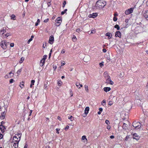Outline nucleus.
Instances as JSON below:
<instances>
[{
    "instance_id": "obj_1",
    "label": "nucleus",
    "mask_w": 148,
    "mask_h": 148,
    "mask_svg": "<svg viewBox=\"0 0 148 148\" xmlns=\"http://www.w3.org/2000/svg\"><path fill=\"white\" fill-rule=\"evenodd\" d=\"M106 5V2H103L101 1H98L95 4V7L97 9H100L103 8Z\"/></svg>"
},
{
    "instance_id": "obj_2",
    "label": "nucleus",
    "mask_w": 148,
    "mask_h": 148,
    "mask_svg": "<svg viewBox=\"0 0 148 148\" xmlns=\"http://www.w3.org/2000/svg\"><path fill=\"white\" fill-rule=\"evenodd\" d=\"M9 44V42H7L5 40H3L1 42L0 45L1 46L2 48L3 49H5Z\"/></svg>"
},
{
    "instance_id": "obj_3",
    "label": "nucleus",
    "mask_w": 148,
    "mask_h": 148,
    "mask_svg": "<svg viewBox=\"0 0 148 148\" xmlns=\"http://www.w3.org/2000/svg\"><path fill=\"white\" fill-rule=\"evenodd\" d=\"M141 124L139 122H134L133 123V126L135 129H137L140 128Z\"/></svg>"
},
{
    "instance_id": "obj_4",
    "label": "nucleus",
    "mask_w": 148,
    "mask_h": 148,
    "mask_svg": "<svg viewBox=\"0 0 148 148\" xmlns=\"http://www.w3.org/2000/svg\"><path fill=\"white\" fill-rule=\"evenodd\" d=\"M61 20V19L60 17H59L57 18V19L55 21V25L56 26H59L60 25L62 22Z\"/></svg>"
},
{
    "instance_id": "obj_5",
    "label": "nucleus",
    "mask_w": 148,
    "mask_h": 148,
    "mask_svg": "<svg viewBox=\"0 0 148 148\" xmlns=\"http://www.w3.org/2000/svg\"><path fill=\"white\" fill-rule=\"evenodd\" d=\"M133 9L134 8H131L125 11V13L126 15L130 14L133 12Z\"/></svg>"
},
{
    "instance_id": "obj_6",
    "label": "nucleus",
    "mask_w": 148,
    "mask_h": 148,
    "mask_svg": "<svg viewBox=\"0 0 148 148\" xmlns=\"http://www.w3.org/2000/svg\"><path fill=\"white\" fill-rule=\"evenodd\" d=\"M106 83L109 84H110L112 85L114 82L111 80L110 77H108L106 79Z\"/></svg>"
},
{
    "instance_id": "obj_7",
    "label": "nucleus",
    "mask_w": 148,
    "mask_h": 148,
    "mask_svg": "<svg viewBox=\"0 0 148 148\" xmlns=\"http://www.w3.org/2000/svg\"><path fill=\"white\" fill-rule=\"evenodd\" d=\"M54 41V38L53 36H51L49 37V43L51 44H53Z\"/></svg>"
},
{
    "instance_id": "obj_8",
    "label": "nucleus",
    "mask_w": 148,
    "mask_h": 148,
    "mask_svg": "<svg viewBox=\"0 0 148 148\" xmlns=\"http://www.w3.org/2000/svg\"><path fill=\"white\" fill-rule=\"evenodd\" d=\"M20 140L18 138H17L16 136H14L13 137V140L12 142H14L16 143H18Z\"/></svg>"
},
{
    "instance_id": "obj_9",
    "label": "nucleus",
    "mask_w": 148,
    "mask_h": 148,
    "mask_svg": "<svg viewBox=\"0 0 148 148\" xmlns=\"http://www.w3.org/2000/svg\"><path fill=\"white\" fill-rule=\"evenodd\" d=\"M6 128L3 125H0V130H1V132L3 133L5 131Z\"/></svg>"
},
{
    "instance_id": "obj_10",
    "label": "nucleus",
    "mask_w": 148,
    "mask_h": 148,
    "mask_svg": "<svg viewBox=\"0 0 148 148\" xmlns=\"http://www.w3.org/2000/svg\"><path fill=\"white\" fill-rule=\"evenodd\" d=\"M12 143L13 145V146H12V148H16L18 147V143L12 142Z\"/></svg>"
},
{
    "instance_id": "obj_11",
    "label": "nucleus",
    "mask_w": 148,
    "mask_h": 148,
    "mask_svg": "<svg viewBox=\"0 0 148 148\" xmlns=\"http://www.w3.org/2000/svg\"><path fill=\"white\" fill-rule=\"evenodd\" d=\"M115 36L116 37H118L120 38L121 37V32L118 31H116L115 34Z\"/></svg>"
},
{
    "instance_id": "obj_12",
    "label": "nucleus",
    "mask_w": 148,
    "mask_h": 148,
    "mask_svg": "<svg viewBox=\"0 0 148 148\" xmlns=\"http://www.w3.org/2000/svg\"><path fill=\"white\" fill-rule=\"evenodd\" d=\"M106 36H108V39H110L111 38L112 36V35L111 33H107L106 34Z\"/></svg>"
},
{
    "instance_id": "obj_13",
    "label": "nucleus",
    "mask_w": 148,
    "mask_h": 148,
    "mask_svg": "<svg viewBox=\"0 0 148 148\" xmlns=\"http://www.w3.org/2000/svg\"><path fill=\"white\" fill-rule=\"evenodd\" d=\"M143 16L145 18H147L148 17V12L147 11H145L144 13Z\"/></svg>"
},
{
    "instance_id": "obj_14",
    "label": "nucleus",
    "mask_w": 148,
    "mask_h": 148,
    "mask_svg": "<svg viewBox=\"0 0 148 148\" xmlns=\"http://www.w3.org/2000/svg\"><path fill=\"white\" fill-rule=\"evenodd\" d=\"M103 90L106 92H107L111 90V88L110 87H106L103 88Z\"/></svg>"
},
{
    "instance_id": "obj_15",
    "label": "nucleus",
    "mask_w": 148,
    "mask_h": 148,
    "mask_svg": "<svg viewBox=\"0 0 148 148\" xmlns=\"http://www.w3.org/2000/svg\"><path fill=\"white\" fill-rule=\"evenodd\" d=\"M89 110V108L88 107H86L85 110V114L86 115L88 113Z\"/></svg>"
},
{
    "instance_id": "obj_16",
    "label": "nucleus",
    "mask_w": 148,
    "mask_h": 148,
    "mask_svg": "<svg viewBox=\"0 0 148 148\" xmlns=\"http://www.w3.org/2000/svg\"><path fill=\"white\" fill-rule=\"evenodd\" d=\"M6 32V29L3 28L0 31V34H1V35H3Z\"/></svg>"
},
{
    "instance_id": "obj_17",
    "label": "nucleus",
    "mask_w": 148,
    "mask_h": 148,
    "mask_svg": "<svg viewBox=\"0 0 148 148\" xmlns=\"http://www.w3.org/2000/svg\"><path fill=\"white\" fill-rule=\"evenodd\" d=\"M103 75L105 79L108 77H110V76L109 75L108 73L107 72H105L104 73Z\"/></svg>"
},
{
    "instance_id": "obj_18",
    "label": "nucleus",
    "mask_w": 148,
    "mask_h": 148,
    "mask_svg": "<svg viewBox=\"0 0 148 148\" xmlns=\"http://www.w3.org/2000/svg\"><path fill=\"white\" fill-rule=\"evenodd\" d=\"M14 136H16L17 138H18L19 139V140H20L21 134L20 133H18V134H16Z\"/></svg>"
},
{
    "instance_id": "obj_19",
    "label": "nucleus",
    "mask_w": 148,
    "mask_h": 148,
    "mask_svg": "<svg viewBox=\"0 0 148 148\" xmlns=\"http://www.w3.org/2000/svg\"><path fill=\"white\" fill-rule=\"evenodd\" d=\"M45 61L43 60H41L40 63V66H42L44 64Z\"/></svg>"
},
{
    "instance_id": "obj_20",
    "label": "nucleus",
    "mask_w": 148,
    "mask_h": 148,
    "mask_svg": "<svg viewBox=\"0 0 148 148\" xmlns=\"http://www.w3.org/2000/svg\"><path fill=\"white\" fill-rule=\"evenodd\" d=\"M136 134H134L133 135V138L134 139H138V136H136Z\"/></svg>"
},
{
    "instance_id": "obj_21",
    "label": "nucleus",
    "mask_w": 148,
    "mask_h": 148,
    "mask_svg": "<svg viewBox=\"0 0 148 148\" xmlns=\"http://www.w3.org/2000/svg\"><path fill=\"white\" fill-rule=\"evenodd\" d=\"M24 82H22L20 83V86L21 88H23L24 86Z\"/></svg>"
},
{
    "instance_id": "obj_22",
    "label": "nucleus",
    "mask_w": 148,
    "mask_h": 148,
    "mask_svg": "<svg viewBox=\"0 0 148 148\" xmlns=\"http://www.w3.org/2000/svg\"><path fill=\"white\" fill-rule=\"evenodd\" d=\"M77 39L76 38V37L74 35L73 37L72 38L73 41L74 42H75L76 41Z\"/></svg>"
},
{
    "instance_id": "obj_23",
    "label": "nucleus",
    "mask_w": 148,
    "mask_h": 148,
    "mask_svg": "<svg viewBox=\"0 0 148 148\" xmlns=\"http://www.w3.org/2000/svg\"><path fill=\"white\" fill-rule=\"evenodd\" d=\"M11 77H12V76L11 75H9V74H7L5 76V78L6 79L10 78Z\"/></svg>"
},
{
    "instance_id": "obj_24",
    "label": "nucleus",
    "mask_w": 148,
    "mask_h": 148,
    "mask_svg": "<svg viewBox=\"0 0 148 148\" xmlns=\"http://www.w3.org/2000/svg\"><path fill=\"white\" fill-rule=\"evenodd\" d=\"M82 140H85L86 141H87V139L86 138V136L85 135H84L82 137Z\"/></svg>"
},
{
    "instance_id": "obj_25",
    "label": "nucleus",
    "mask_w": 148,
    "mask_h": 148,
    "mask_svg": "<svg viewBox=\"0 0 148 148\" xmlns=\"http://www.w3.org/2000/svg\"><path fill=\"white\" fill-rule=\"evenodd\" d=\"M68 118L70 119L71 121H73L74 120L73 117L72 116H69Z\"/></svg>"
},
{
    "instance_id": "obj_26",
    "label": "nucleus",
    "mask_w": 148,
    "mask_h": 148,
    "mask_svg": "<svg viewBox=\"0 0 148 148\" xmlns=\"http://www.w3.org/2000/svg\"><path fill=\"white\" fill-rule=\"evenodd\" d=\"M24 60V58L23 57H22L21 58V60L19 62V63L20 64L22 63L23 62V61Z\"/></svg>"
},
{
    "instance_id": "obj_27",
    "label": "nucleus",
    "mask_w": 148,
    "mask_h": 148,
    "mask_svg": "<svg viewBox=\"0 0 148 148\" xmlns=\"http://www.w3.org/2000/svg\"><path fill=\"white\" fill-rule=\"evenodd\" d=\"M11 17V19H13V20H15L16 16L14 15V14L12 15Z\"/></svg>"
},
{
    "instance_id": "obj_28",
    "label": "nucleus",
    "mask_w": 148,
    "mask_h": 148,
    "mask_svg": "<svg viewBox=\"0 0 148 148\" xmlns=\"http://www.w3.org/2000/svg\"><path fill=\"white\" fill-rule=\"evenodd\" d=\"M127 125L125 123H123L122 126L123 128L125 129H126V127H127Z\"/></svg>"
},
{
    "instance_id": "obj_29",
    "label": "nucleus",
    "mask_w": 148,
    "mask_h": 148,
    "mask_svg": "<svg viewBox=\"0 0 148 148\" xmlns=\"http://www.w3.org/2000/svg\"><path fill=\"white\" fill-rule=\"evenodd\" d=\"M92 16L93 18H94L97 16V13H93L92 14Z\"/></svg>"
},
{
    "instance_id": "obj_30",
    "label": "nucleus",
    "mask_w": 148,
    "mask_h": 148,
    "mask_svg": "<svg viewBox=\"0 0 148 148\" xmlns=\"http://www.w3.org/2000/svg\"><path fill=\"white\" fill-rule=\"evenodd\" d=\"M114 27L116 28L118 30H119V29H120V27L119 26V25H115L114 26Z\"/></svg>"
},
{
    "instance_id": "obj_31",
    "label": "nucleus",
    "mask_w": 148,
    "mask_h": 148,
    "mask_svg": "<svg viewBox=\"0 0 148 148\" xmlns=\"http://www.w3.org/2000/svg\"><path fill=\"white\" fill-rule=\"evenodd\" d=\"M6 111H4L3 112H2L1 113V115L2 116H5V115L6 114Z\"/></svg>"
},
{
    "instance_id": "obj_32",
    "label": "nucleus",
    "mask_w": 148,
    "mask_h": 148,
    "mask_svg": "<svg viewBox=\"0 0 148 148\" xmlns=\"http://www.w3.org/2000/svg\"><path fill=\"white\" fill-rule=\"evenodd\" d=\"M106 100H103L101 102V104L104 106L106 104Z\"/></svg>"
},
{
    "instance_id": "obj_33",
    "label": "nucleus",
    "mask_w": 148,
    "mask_h": 148,
    "mask_svg": "<svg viewBox=\"0 0 148 148\" xmlns=\"http://www.w3.org/2000/svg\"><path fill=\"white\" fill-rule=\"evenodd\" d=\"M85 90L87 92H88V86L85 85Z\"/></svg>"
},
{
    "instance_id": "obj_34",
    "label": "nucleus",
    "mask_w": 148,
    "mask_h": 148,
    "mask_svg": "<svg viewBox=\"0 0 148 148\" xmlns=\"http://www.w3.org/2000/svg\"><path fill=\"white\" fill-rule=\"evenodd\" d=\"M67 11V9H65L64 11H62L61 12V14L62 15H63L65 13H66Z\"/></svg>"
},
{
    "instance_id": "obj_35",
    "label": "nucleus",
    "mask_w": 148,
    "mask_h": 148,
    "mask_svg": "<svg viewBox=\"0 0 148 148\" xmlns=\"http://www.w3.org/2000/svg\"><path fill=\"white\" fill-rule=\"evenodd\" d=\"M40 22V21L39 19H38L37 20V21L35 25V26H37L38 25V23L39 22Z\"/></svg>"
},
{
    "instance_id": "obj_36",
    "label": "nucleus",
    "mask_w": 148,
    "mask_h": 148,
    "mask_svg": "<svg viewBox=\"0 0 148 148\" xmlns=\"http://www.w3.org/2000/svg\"><path fill=\"white\" fill-rule=\"evenodd\" d=\"M47 57V56L46 55H44L43 56V58L42 60H43L45 61V59Z\"/></svg>"
},
{
    "instance_id": "obj_37",
    "label": "nucleus",
    "mask_w": 148,
    "mask_h": 148,
    "mask_svg": "<svg viewBox=\"0 0 148 148\" xmlns=\"http://www.w3.org/2000/svg\"><path fill=\"white\" fill-rule=\"evenodd\" d=\"M119 76L121 78H122L123 77L124 74L123 73H120Z\"/></svg>"
},
{
    "instance_id": "obj_38",
    "label": "nucleus",
    "mask_w": 148,
    "mask_h": 148,
    "mask_svg": "<svg viewBox=\"0 0 148 148\" xmlns=\"http://www.w3.org/2000/svg\"><path fill=\"white\" fill-rule=\"evenodd\" d=\"M130 137L129 136H127L125 138V140L126 141H127L130 138Z\"/></svg>"
},
{
    "instance_id": "obj_39",
    "label": "nucleus",
    "mask_w": 148,
    "mask_h": 148,
    "mask_svg": "<svg viewBox=\"0 0 148 148\" xmlns=\"http://www.w3.org/2000/svg\"><path fill=\"white\" fill-rule=\"evenodd\" d=\"M21 70H22V68H21L20 69L18 70L17 71V73L18 74H20L21 71Z\"/></svg>"
},
{
    "instance_id": "obj_40",
    "label": "nucleus",
    "mask_w": 148,
    "mask_h": 148,
    "mask_svg": "<svg viewBox=\"0 0 148 148\" xmlns=\"http://www.w3.org/2000/svg\"><path fill=\"white\" fill-rule=\"evenodd\" d=\"M105 123L108 125H109L110 124V123L108 120H106Z\"/></svg>"
},
{
    "instance_id": "obj_41",
    "label": "nucleus",
    "mask_w": 148,
    "mask_h": 148,
    "mask_svg": "<svg viewBox=\"0 0 148 148\" xmlns=\"http://www.w3.org/2000/svg\"><path fill=\"white\" fill-rule=\"evenodd\" d=\"M104 62H101L99 63V65L100 67H102V66L103 65Z\"/></svg>"
},
{
    "instance_id": "obj_42",
    "label": "nucleus",
    "mask_w": 148,
    "mask_h": 148,
    "mask_svg": "<svg viewBox=\"0 0 148 148\" xmlns=\"http://www.w3.org/2000/svg\"><path fill=\"white\" fill-rule=\"evenodd\" d=\"M9 75H11L12 76V77L13 76L14 74L13 73H12V72H10L9 73Z\"/></svg>"
},
{
    "instance_id": "obj_43",
    "label": "nucleus",
    "mask_w": 148,
    "mask_h": 148,
    "mask_svg": "<svg viewBox=\"0 0 148 148\" xmlns=\"http://www.w3.org/2000/svg\"><path fill=\"white\" fill-rule=\"evenodd\" d=\"M66 4V2L65 1H64L63 3V5L62 7L63 8H64V7L65 5Z\"/></svg>"
},
{
    "instance_id": "obj_44",
    "label": "nucleus",
    "mask_w": 148,
    "mask_h": 148,
    "mask_svg": "<svg viewBox=\"0 0 148 148\" xmlns=\"http://www.w3.org/2000/svg\"><path fill=\"white\" fill-rule=\"evenodd\" d=\"M5 118V116H2L1 115V116H0V119H1L2 120L4 119Z\"/></svg>"
},
{
    "instance_id": "obj_45",
    "label": "nucleus",
    "mask_w": 148,
    "mask_h": 148,
    "mask_svg": "<svg viewBox=\"0 0 148 148\" xmlns=\"http://www.w3.org/2000/svg\"><path fill=\"white\" fill-rule=\"evenodd\" d=\"M53 68L54 69V70H55L57 68V66L55 65H53Z\"/></svg>"
},
{
    "instance_id": "obj_46",
    "label": "nucleus",
    "mask_w": 148,
    "mask_h": 148,
    "mask_svg": "<svg viewBox=\"0 0 148 148\" xmlns=\"http://www.w3.org/2000/svg\"><path fill=\"white\" fill-rule=\"evenodd\" d=\"M95 32V29H93L92 30H91V32L90 33L93 34Z\"/></svg>"
},
{
    "instance_id": "obj_47",
    "label": "nucleus",
    "mask_w": 148,
    "mask_h": 148,
    "mask_svg": "<svg viewBox=\"0 0 148 148\" xmlns=\"http://www.w3.org/2000/svg\"><path fill=\"white\" fill-rule=\"evenodd\" d=\"M14 80L13 79H11L10 80V83H12L13 82V81H14Z\"/></svg>"
},
{
    "instance_id": "obj_48",
    "label": "nucleus",
    "mask_w": 148,
    "mask_h": 148,
    "mask_svg": "<svg viewBox=\"0 0 148 148\" xmlns=\"http://www.w3.org/2000/svg\"><path fill=\"white\" fill-rule=\"evenodd\" d=\"M80 85V83H79V82H76V86L77 87H78V86L79 85Z\"/></svg>"
},
{
    "instance_id": "obj_49",
    "label": "nucleus",
    "mask_w": 148,
    "mask_h": 148,
    "mask_svg": "<svg viewBox=\"0 0 148 148\" xmlns=\"http://www.w3.org/2000/svg\"><path fill=\"white\" fill-rule=\"evenodd\" d=\"M60 130V129H59L58 128H57L56 129V133L58 134L59 133V131Z\"/></svg>"
},
{
    "instance_id": "obj_50",
    "label": "nucleus",
    "mask_w": 148,
    "mask_h": 148,
    "mask_svg": "<svg viewBox=\"0 0 148 148\" xmlns=\"http://www.w3.org/2000/svg\"><path fill=\"white\" fill-rule=\"evenodd\" d=\"M113 20L114 21H116L117 20V18L115 16L113 18Z\"/></svg>"
},
{
    "instance_id": "obj_51",
    "label": "nucleus",
    "mask_w": 148,
    "mask_h": 148,
    "mask_svg": "<svg viewBox=\"0 0 148 148\" xmlns=\"http://www.w3.org/2000/svg\"><path fill=\"white\" fill-rule=\"evenodd\" d=\"M32 39H31V38H30L29 40L27 42V43L28 44H29L30 42L32 41Z\"/></svg>"
},
{
    "instance_id": "obj_52",
    "label": "nucleus",
    "mask_w": 148,
    "mask_h": 148,
    "mask_svg": "<svg viewBox=\"0 0 148 148\" xmlns=\"http://www.w3.org/2000/svg\"><path fill=\"white\" fill-rule=\"evenodd\" d=\"M76 31L77 32H80L81 31L80 30V29L78 28V29H77Z\"/></svg>"
},
{
    "instance_id": "obj_53",
    "label": "nucleus",
    "mask_w": 148,
    "mask_h": 148,
    "mask_svg": "<svg viewBox=\"0 0 148 148\" xmlns=\"http://www.w3.org/2000/svg\"><path fill=\"white\" fill-rule=\"evenodd\" d=\"M31 84H33L34 85V83L35 82V80H32L31 81Z\"/></svg>"
},
{
    "instance_id": "obj_54",
    "label": "nucleus",
    "mask_w": 148,
    "mask_h": 148,
    "mask_svg": "<svg viewBox=\"0 0 148 148\" xmlns=\"http://www.w3.org/2000/svg\"><path fill=\"white\" fill-rule=\"evenodd\" d=\"M10 46L11 47H14V43H11L10 44Z\"/></svg>"
},
{
    "instance_id": "obj_55",
    "label": "nucleus",
    "mask_w": 148,
    "mask_h": 148,
    "mask_svg": "<svg viewBox=\"0 0 148 148\" xmlns=\"http://www.w3.org/2000/svg\"><path fill=\"white\" fill-rule=\"evenodd\" d=\"M69 128V126L68 125H67L65 128V130H67Z\"/></svg>"
},
{
    "instance_id": "obj_56",
    "label": "nucleus",
    "mask_w": 148,
    "mask_h": 148,
    "mask_svg": "<svg viewBox=\"0 0 148 148\" xmlns=\"http://www.w3.org/2000/svg\"><path fill=\"white\" fill-rule=\"evenodd\" d=\"M70 95H71V96H73V93L72 91L71 90H70Z\"/></svg>"
},
{
    "instance_id": "obj_57",
    "label": "nucleus",
    "mask_w": 148,
    "mask_h": 148,
    "mask_svg": "<svg viewBox=\"0 0 148 148\" xmlns=\"http://www.w3.org/2000/svg\"><path fill=\"white\" fill-rule=\"evenodd\" d=\"M3 137V135L0 133V139H1Z\"/></svg>"
},
{
    "instance_id": "obj_58",
    "label": "nucleus",
    "mask_w": 148,
    "mask_h": 148,
    "mask_svg": "<svg viewBox=\"0 0 148 148\" xmlns=\"http://www.w3.org/2000/svg\"><path fill=\"white\" fill-rule=\"evenodd\" d=\"M65 64V62L64 61H63V62L62 63V65H61V66H63V65H64Z\"/></svg>"
},
{
    "instance_id": "obj_59",
    "label": "nucleus",
    "mask_w": 148,
    "mask_h": 148,
    "mask_svg": "<svg viewBox=\"0 0 148 148\" xmlns=\"http://www.w3.org/2000/svg\"><path fill=\"white\" fill-rule=\"evenodd\" d=\"M57 118H58V119L60 121H61V117L59 116H58L57 117Z\"/></svg>"
},
{
    "instance_id": "obj_60",
    "label": "nucleus",
    "mask_w": 148,
    "mask_h": 148,
    "mask_svg": "<svg viewBox=\"0 0 148 148\" xmlns=\"http://www.w3.org/2000/svg\"><path fill=\"white\" fill-rule=\"evenodd\" d=\"M112 102L111 101H109V103H108V104L110 105H112Z\"/></svg>"
},
{
    "instance_id": "obj_61",
    "label": "nucleus",
    "mask_w": 148,
    "mask_h": 148,
    "mask_svg": "<svg viewBox=\"0 0 148 148\" xmlns=\"http://www.w3.org/2000/svg\"><path fill=\"white\" fill-rule=\"evenodd\" d=\"M65 52V51L64 49H63L62 50L61 53H64Z\"/></svg>"
},
{
    "instance_id": "obj_62",
    "label": "nucleus",
    "mask_w": 148,
    "mask_h": 148,
    "mask_svg": "<svg viewBox=\"0 0 148 148\" xmlns=\"http://www.w3.org/2000/svg\"><path fill=\"white\" fill-rule=\"evenodd\" d=\"M28 145L26 143L24 147V148H27Z\"/></svg>"
},
{
    "instance_id": "obj_63",
    "label": "nucleus",
    "mask_w": 148,
    "mask_h": 148,
    "mask_svg": "<svg viewBox=\"0 0 148 148\" xmlns=\"http://www.w3.org/2000/svg\"><path fill=\"white\" fill-rule=\"evenodd\" d=\"M103 51L104 52V53H105L106 52V50L105 49H103Z\"/></svg>"
},
{
    "instance_id": "obj_64",
    "label": "nucleus",
    "mask_w": 148,
    "mask_h": 148,
    "mask_svg": "<svg viewBox=\"0 0 148 148\" xmlns=\"http://www.w3.org/2000/svg\"><path fill=\"white\" fill-rule=\"evenodd\" d=\"M111 128V127L110 125H108L107 126V128L108 129V130H109Z\"/></svg>"
}]
</instances>
